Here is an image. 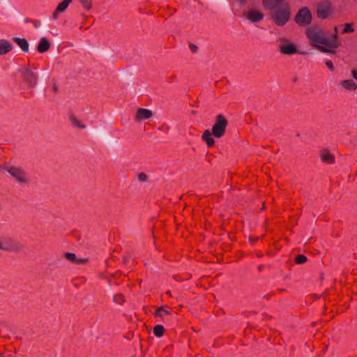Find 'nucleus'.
I'll list each match as a JSON object with an SVG mask.
<instances>
[{
    "instance_id": "nucleus-1",
    "label": "nucleus",
    "mask_w": 357,
    "mask_h": 357,
    "mask_svg": "<svg viewBox=\"0 0 357 357\" xmlns=\"http://www.w3.org/2000/svg\"><path fill=\"white\" fill-rule=\"evenodd\" d=\"M306 35L312 45L321 52L335 54L336 49L342 45L336 35L328 38V33L318 26L308 27Z\"/></svg>"
},
{
    "instance_id": "nucleus-2",
    "label": "nucleus",
    "mask_w": 357,
    "mask_h": 357,
    "mask_svg": "<svg viewBox=\"0 0 357 357\" xmlns=\"http://www.w3.org/2000/svg\"><path fill=\"white\" fill-rule=\"evenodd\" d=\"M271 11L270 16L273 21L278 26H282L286 24L291 15V9L288 3L281 5L274 10H269Z\"/></svg>"
},
{
    "instance_id": "nucleus-3",
    "label": "nucleus",
    "mask_w": 357,
    "mask_h": 357,
    "mask_svg": "<svg viewBox=\"0 0 357 357\" xmlns=\"http://www.w3.org/2000/svg\"><path fill=\"white\" fill-rule=\"evenodd\" d=\"M227 125V119L222 114H218L215 119V123L211 128L213 135L217 138L223 137L225 134Z\"/></svg>"
},
{
    "instance_id": "nucleus-4",
    "label": "nucleus",
    "mask_w": 357,
    "mask_h": 357,
    "mask_svg": "<svg viewBox=\"0 0 357 357\" xmlns=\"http://www.w3.org/2000/svg\"><path fill=\"white\" fill-rule=\"evenodd\" d=\"M294 21L302 26L309 25L312 22V15L309 8L303 7L300 9L294 17Z\"/></svg>"
},
{
    "instance_id": "nucleus-5",
    "label": "nucleus",
    "mask_w": 357,
    "mask_h": 357,
    "mask_svg": "<svg viewBox=\"0 0 357 357\" xmlns=\"http://www.w3.org/2000/svg\"><path fill=\"white\" fill-rule=\"evenodd\" d=\"M316 11L317 17L324 20L328 18L333 13V9L330 1H324L317 4Z\"/></svg>"
},
{
    "instance_id": "nucleus-6",
    "label": "nucleus",
    "mask_w": 357,
    "mask_h": 357,
    "mask_svg": "<svg viewBox=\"0 0 357 357\" xmlns=\"http://www.w3.org/2000/svg\"><path fill=\"white\" fill-rule=\"evenodd\" d=\"M279 46L280 52L286 55H292L298 52L297 47L295 44L290 43L287 38H280Z\"/></svg>"
},
{
    "instance_id": "nucleus-7",
    "label": "nucleus",
    "mask_w": 357,
    "mask_h": 357,
    "mask_svg": "<svg viewBox=\"0 0 357 357\" xmlns=\"http://www.w3.org/2000/svg\"><path fill=\"white\" fill-rule=\"evenodd\" d=\"M22 76L24 81L30 87H34L37 82V77L30 69L24 68L22 70Z\"/></svg>"
},
{
    "instance_id": "nucleus-8",
    "label": "nucleus",
    "mask_w": 357,
    "mask_h": 357,
    "mask_svg": "<svg viewBox=\"0 0 357 357\" xmlns=\"http://www.w3.org/2000/svg\"><path fill=\"white\" fill-rule=\"evenodd\" d=\"M4 169L9 172L13 177H15L18 181L23 183L25 182L24 172L15 167H5Z\"/></svg>"
},
{
    "instance_id": "nucleus-9",
    "label": "nucleus",
    "mask_w": 357,
    "mask_h": 357,
    "mask_svg": "<svg viewBox=\"0 0 357 357\" xmlns=\"http://www.w3.org/2000/svg\"><path fill=\"white\" fill-rule=\"evenodd\" d=\"M153 112L147 109L139 108L135 115V121H141L151 118Z\"/></svg>"
},
{
    "instance_id": "nucleus-10",
    "label": "nucleus",
    "mask_w": 357,
    "mask_h": 357,
    "mask_svg": "<svg viewBox=\"0 0 357 357\" xmlns=\"http://www.w3.org/2000/svg\"><path fill=\"white\" fill-rule=\"evenodd\" d=\"M286 3L285 0H262V4L267 10H274Z\"/></svg>"
},
{
    "instance_id": "nucleus-11",
    "label": "nucleus",
    "mask_w": 357,
    "mask_h": 357,
    "mask_svg": "<svg viewBox=\"0 0 357 357\" xmlns=\"http://www.w3.org/2000/svg\"><path fill=\"white\" fill-rule=\"evenodd\" d=\"M319 156L323 162L327 164H333L335 162V156L327 149H322L320 151Z\"/></svg>"
},
{
    "instance_id": "nucleus-12",
    "label": "nucleus",
    "mask_w": 357,
    "mask_h": 357,
    "mask_svg": "<svg viewBox=\"0 0 357 357\" xmlns=\"http://www.w3.org/2000/svg\"><path fill=\"white\" fill-rule=\"evenodd\" d=\"M73 0H63L56 7L52 15L54 19H56L59 13L64 12Z\"/></svg>"
},
{
    "instance_id": "nucleus-13",
    "label": "nucleus",
    "mask_w": 357,
    "mask_h": 357,
    "mask_svg": "<svg viewBox=\"0 0 357 357\" xmlns=\"http://www.w3.org/2000/svg\"><path fill=\"white\" fill-rule=\"evenodd\" d=\"M248 19L252 22L261 21L264 17V14L258 10H251L247 15Z\"/></svg>"
},
{
    "instance_id": "nucleus-14",
    "label": "nucleus",
    "mask_w": 357,
    "mask_h": 357,
    "mask_svg": "<svg viewBox=\"0 0 357 357\" xmlns=\"http://www.w3.org/2000/svg\"><path fill=\"white\" fill-rule=\"evenodd\" d=\"M51 43L46 38H42L37 46V50L40 53H44L49 50Z\"/></svg>"
},
{
    "instance_id": "nucleus-15",
    "label": "nucleus",
    "mask_w": 357,
    "mask_h": 357,
    "mask_svg": "<svg viewBox=\"0 0 357 357\" xmlns=\"http://www.w3.org/2000/svg\"><path fill=\"white\" fill-rule=\"evenodd\" d=\"M213 133L211 131L208 130H204L202 139L204 140L206 143L208 147H212L214 146L215 140L212 137Z\"/></svg>"
},
{
    "instance_id": "nucleus-16",
    "label": "nucleus",
    "mask_w": 357,
    "mask_h": 357,
    "mask_svg": "<svg viewBox=\"0 0 357 357\" xmlns=\"http://www.w3.org/2000/svg\"><path fill=\"white\" fill-rule=\"evenodd\" d=\"M0 250L5 251H17L19 250V247L15 243L8 241L5 244L0 242Z\"/></svg>"
},
{
    "instance_id": "nucleus-17",
    "label": "nucleus",
    "mask_w": 357,
    "mask_h": 357,
    "mask_svg": "<svg viewBox=\"0 0 357 357\" xmlns=\"http://www.w3.org/2000/svg\"><path fill=\"white\" fill-rule=\"evenodd\" d=\"M13 40L17 44L24 52H27L29 51V43L25 38L14 37Z\"/></svg>"
},
{
    "instance_id": "nucleus-18",
    "label": "nucleus",
    "mask_w": 357,
    "mask_h": 357,
    "mask_svg": "<svg viewBox=\"0 0 357 357\" xmlns=\"http://www.w3.org/2000/svg\"><path fill=\"white\" fill-rule=\"evenodd\" d=\"M13 49L11 44L5 40H2L0 42V55H3L10 52Z\"/></svg>"
},
{
    "instance_id": "nucleus-19",
    "label": "nucleus",
    "mask_w": 357,
    "mask_h": 357,
    "mask_svg": "<svg viewBox=\"0 0 357 357\" xmlns=\"http://www.w3.org/2000/svg\"><path fill=\"white\" fill-rule=\"evenodd\" d=\"M341 85L347 90L356 91V84L352 79H345L341 82Z\"/></svg>"
},
{
    "instance_id": "nucleus-20",
    "label": "nucleus",
    "mask_w": 357,
    "mask_h": 357,
    "mask_svg": "<svg viewBox=\"0 0 357 357\" xmlns=\"http://www.w3.org/2000/svg\"><path fill=\"white\" fill-rule=\"evenodd\" d=\"M164 332L165 328L164 326L162 325L158 324L153 328V333L158 337H162L164 334Z\"/></svg>"
},
{
    "instance_id": "nucleus-21",
    "label": "nucleus",
    "mask_w": 357,
    "mask_h": 357,
    "mask_svg": "<svg viewBox=\"0 0 357 357\" xmlns=\"http://www.w3.org/2000/svg\"><path fill=\"white\" fill-rule=\"evenodd\" d=\"M113 301L114 303L121 305L124 303V296L123 294H119L114 296Z\"/></svg>"
},
{
    "instance_id": "nucleus-22",
    "label": "nucleus",
    "mask_w": 357,
    "mask_h": 357,
    "mask_svg": "<svg viewBox=\"0 0 357 357\" xmlns=\"http://www.w3.org/2000/svg\"><path fill=\"white\" fill-rule=\"evenodd\" d=\"M354 31V29L353 28V23H346L344 24V28L342 31V33H353Z\"/></svg>"
},
{
    "instance_id": "nucleus-23",
    "label": "nucleus",
    "mask_w": 357,
    "mask_h": 357,
    "mask_svg": "<svg viewBox=\"0 0 357 357\" xmlns=\"http://www.w3.org/2000/svg\"><path fill=\"white\" fill-rule=\"evenodd\" d=\"M65 257L66 259L75 263L77 261V257L74 253L66 252Z\"/></svg>"
},
{
    "instance_id": "nucleus-24",
    "label": "nucleus",
    "mask_w": 357,
    "mask_h": 357,
    "mask_svg": "<svg viewBox=\"0 0 357 357\" xmlns=\"http://www.w3.org/2000/svg\"><path fill=\"white\" fill-rule=\"evenodd\" d=\"M307 260V257L303 255H298L296 257L295 261L297 264H304Z\"/></svg>"
},
{
    "instance_id": "nucleus-25",
    "label": "nucleus",
    "mask_w": 357,
    "mask_h": 357,
    "mask_svg": "<svg viewBox=\"0 0 357 357\" xmlns=\"http://www.w3.org/2000/svg\"><path fill=\"white\" fill-rule=\"evenodd\" d=\"M70 119L71 120L72 123L75 126L80 128H84L85 126L82 125L73 115H71L70 116Z\"/></svg>"
},
{
    "instance_id": "nucleus-26",
    "label": "nucleus",
    "mask_w": 357,
    "mask_h": 357,
    "mask_svg": "<svg viewBox=\"0 0 357 357\" xmlns=\"http://www.w3.org/2000/svg\"><path fill=\"white\" fill-rule=\"evenodd\" d=\"M81 2L84 7L87 10H89L91 8V3L90 1H88L87 0H81Z\"/></svg>"
},
{
    "instance_id": "nucleus-27",
    "label": "nucleus",
    "mask_w": 357,
    "mask_h": 357,
    "mask_svg": "<svg viewBox=\"0 0 357 357\" xmlns=\"http://www.w3.org/2000/svg\"><path fill=\"white\" fill-rule=\"evenodd\" d=\"M137 176H138V179L140 181L144 182V181H146L147 180L146 174L143 173V172L139 173Z\"/></svg>"
},
{
    "instance_id": "nucleus-28",
    "label": "nucleus",
    "mask_w": 357,
    "mask_h": 357,
    "mask_svg": "<svg viewBox=\"0 0 357 357\" xmlns=\"http://www.w3.org/2000/svg\"><path fill=\"white\" fill-rule=\"evenodd\" d=\"M164 310V307L163 306H161L160 307H158L156 310V312H155V316H159V317H162V314L160 313L161 311Z\"/></svg>"
},
{
    "instance_id": "nucleus-29",
    "label": "nucleus",
    "mask_w": 357,
    "mask_h": 357,
    "mask_svg": "<svg viewBox=\"0 0 357 357\" xmlns=\"http://www.w3.org/2000/svg\"><path fill=\"white\" fill-rule=\"evenodd\" d=\"M326 65L331 70H334L333 64L331 61H327L326 62Z\"/></svg>"
},
{
    "instance_id": "nucleus-30",
    "label": "nucleus",
    "mask_w": 357,
    "mask_h": 357,
    "mask_svg": "<svg viewBox=\"0 0 357 357\" xmlns=\"http://www.w3.org/2000/svg\"><path fill=\"white\" fill-rule=\"evenodd\" d=\"M189 47L192 52H196L198 49L197 46L192 43L190 44Z\"/></svg>"
},
{
    "instance_id": "nucleus-31",
    "label": "nucleus",
    "mask_w": 357,
    "mask_h": 357,
    "mask_svg": "<svg viewBox=\"0 0 357 357\" xmlns=\"http://www.w3.org/2000/svg\"><path fill=\"white\" fill-rule=\"evenodd\" d=\"M87 261H88L87 259H77V261L75 262V264H84Z\"/></svg>"
},
{
    "instance_id": "nucleus-32",
    "label": "nucleus",
    "mask_w": 357,
    "mask_h": 357,
    "mask_svg": "<svg viewBox=\"0 0 357 357\" xmlns=\"http://www.w3.org/2000/svg\"><path fill=\"white\" fill-rule=\"evenodd\" d=\"M351 75L354 79H357V70H352Z\"/></svg>"
},
{
    "instance_id": "nucleus-33",
    "label": "nucleus",
    "mask_w": 357,
    "mask_h": 357,
    "mask_svg": "<svg viewBox=\"0 0 357 357\" xmlns=\"http://www.w3.org/2000/svg\"><path fill=\"white\" fill-rule=\"evenodd\" d=\"M337 33H338V29L337 26H335L334 27V33H333L331 37H332L333 36H335V35H336V36L338 37Z\"/></svg>"
},
{
    "instance_id": "nucleus-34",
    "label": "nucleus",
    "mask_w": 357,
    "mask_h": 357,
    "mask_svg": "<svg viewBox=\"0 0 357 357\" xmlns=\"http://www.w3.org/2000/svg\"><path fill=\"white\" fill-rule=\"evenodd\" d=\"M52 89L54 92L58 91V86L56 83L53 84Z\"/></svg>"
},
{
    "instance_id": "nucleus-35",
    "label": "nucleus",
    "mask_w": 357,
    "mask_h": 357,
    "mask_svg": "<svg viewBox=\"0 0 357 357\" xmlns=\"http://www.w3.org/2000/svg\"><path fill=\"white\" fill-rule=\"evenodd\" d=\"M257 239H258V238H252V237H250V241H256Z\"/></svg>"
},
{
    "instance_id": "nucleus-36",
    "label": "nucleus",
    "mask_w": 357,
    "mask_h": 357,
    "mask_svg": "<svg viewBox=\"0 0 357 357\" xmlns=\"http://www.w3.org/2000/svg\"><path fill=\"white\" fill-rule=\"evenodd\" d=\"M164 311L166 314H170V312L169 311H167V310H164Z\"/></svg>"
},
{
    "instance_id": "nucleus-37",
    "label": "nucleus",
    "mask_w": 357,
    "mask_h": 357,
    "mask_svg": "<svg viewBox=\"0 0 357 357\" xmlns=\"http://www.w3.org/2000/svg\"><path fill=\"white\" fill-rule=\"evenodd\" d=\"M261 209L262 210H264L265 209V203L263 204V206H261Z\"/></svg>"
},
{
    "instance_id": "nucleus-38",
    "label": "nucleus",
    "mask_w": 357,
    "mask_h": 357,
    "mask_svg": "<svg viewBox=\"0 0 357 357\" xmlns=\"http://www.w3.org/2000/svg\"><path fill=\"white\" fill-rule=\"evenodd\" d=\"M167 294H169V295H170V296L172 295V294H171V292H170L169 291H168L167 292Z\"/></svg>"
},
{
    "instance_id": "nucleus-39",
    "label": "nucleus",
    "mask_w": 357,
    "mask_h": 357,
    "mask_svg": "<svg viewBox=\"0 0 357 357\" xmlns=\"http://www.w3.org/2000/svg\"><path fill=\"white\" fill-rule=\"evenodd\" d=\"M261 267H262L261 266H259V268H259V271H261Z\"/></svg>"
}]
</instances>
